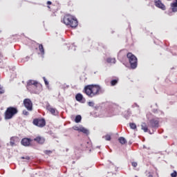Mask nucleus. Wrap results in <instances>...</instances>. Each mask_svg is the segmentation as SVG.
Instances as JSON below:
<instances>
[{
  "mask_svg": "<svg viewBox=\"0 0 177 177\" xmlns=\"http://www.w3.org/2000/svg\"><path fill=\"white\" fill-rule=\"evenodd\" d=\"M84 93L88 97H95L102 93L103 91L102 87L97 84H89L84 86Z\"/></svg>",
  "mask_w": 177,
  "mask_h": 177,
  "instance_id": "obj_1",
  "label": "nucleus"
},
{
  "mask_svg": "<svg viewBox=\"0 0 177 177\" xmlns=\"http://www.w3.org/2000/svg\"><path fill=\"white\" fill-rule=\"evenodd\" d=\"M26 88L30 93L38 94L42 91V84L36 80H28L27 82Z\"/></svg>",
  "mask_w": 177,
  "mask_h": 177,
  "instance_id": "obj_2",
  "label": "nucleus"
},
{
  "mask_svg": "<svg viewBox=\"0 0 177 177\" xmlns=\"http://www.w3.org/2000/svg\"><path fill=\"white\" fill-rule=\"evenodd\" d=\"M62 23L71 28H76L78 26V21L71 15H66L62 19Z\"/></svg>",
  "mask_w": 177,
  "mask_h": 177,
  "instance_id": "obj_3",
  "label": "nucleus"
},
{
  "mask_svg": "<svg viewBox=\"0 0 177 177\" xmlns=\"http://www.w3.org/2000/svg\"><path fill=\"white\" fill-rule=\"evenodd\" d=\"M17 113H19L17 108L10 106L7 108L4 113V118L5 120H12V118H13V117H15Z\"/></svg>",
  "mask_w": 177,
  "mask_h": 177,
  "instance_id": "obj_4",
  "label": "nucleus"
},
{
  "mask_svg": "<svg viewBox=\"0 0 177 177\" xmlns=\"http://www.w3.org/2000/svg\"><path fill=\"white\" fill-rule=\"evenodd\" d=\"M127 59H129V62L131 68L135 69L138 67V58L135 55L132 54V53H128L127 55Z\"/></svg>",
  "mask_w": 177,
  "mask_h": 177,
  "instance_id": "obj_5",
  "label": "nucleus"
},
{
  "mask_svg": "<svg viewBox=\"0 0 177 177\" xmlns=\"http://www.w3.org/2000/svg\"><path fill=\"white\" fill-rule=\"evenodd\" d=\"M33 124L36 125V127H39L40 128H42L46 125V122L45 121V119H34L33 120Z\"/></svg>",
  "mask_w": 177,
  "mask_h": 177,
  "instance_id": "obj_6",
  "label": "nucleus"
},
{
  "mask_svg": "<svg viewBox=\"0 0 177 177\" xmlns=\"http://www.w3.org/2000/svg\"><path fill=\"white\" fill-rule=\"evenodd\" d=\"M24 104L28 111H32V102H31V100L28 98L25 99L24 100Z\"/></svg>",
  "mask_w": 177,
  "mask_h": 177,
  "instance_id": "obj_7",
  "label": "nucleus"
},
{
  "mask_svg": "<svg viewBox=\"0 0 177 177\" xmlns=\"http://www.w3.org/2000/svg\"><path fill=\"white\" fill-rule=\"evenodd\" d=\"M149 127L151 128H158L160 127V120L158 118L151 119L149 121Z\"/></svg>",
  "mask_w": 177,
  "mask_h": 177,
  "instance_id": "obj_8",
  "label": "nucleus"
},
{
  "mask_svg": "<svg viewBox=\"0 0 177 177\" xmlns=\"http://www.w3.org/2000/svg\"><path fill=\"white\" fill-rule=\"evenodd\" d=\"M46 109L47 111H49V113L52 114V115H59V111L55 108H53L52 106L48 104L46 105Z\"/></svg>",
  "mask_w": 177,
  "mask_h": 177,
  "instance_id": "obj_9",
  "label": "nucleus"
},
{
  "mask_svg": "<svg viewBox=\"0 0 177 177\" xmlns=\"http://www.w3.org/2000/svg\"><path fill=\"white\" fill-rule=\"evenodd\" d=\"M155 6L156 8H158L159 9H161L162 10H165L167 8L165 7V5L161 2V0H154Z\"/></svg>",
  "mask_w": 177,
  "mask_h": 177,
  "instance_id": "obj_10",
  "label": "nucleus"
},
{
  "mask_svg": "<svg viewBox=\"0 0 177 177\" xmlns=\"http://www.w3.org/2000/svg\"><path fill=\"white\" fill-rule=\"evenodd\" d=\"M31 142H32V140L30 138H24L21 140V144L22 146L28 147L30 146Z\"/></svg>",
  "mask_w": 177,
  "mask_h": 177,
  "instance_id": "obj_11",
  "label": "nucleus"
},
{
  "mask_svg": "<svg viewBox=\"0 0 177 177\" xmlns=\"http://www.w3.org/2000/svg\"><path fill=\"white\" fill-rule=\"evenodd\" d=\"M19 142V137H11L10 139V146L13 147V146H16V143H18Z\"/></svg>",
  "mask_w": 177,
  "mask_h": 177,
  "instance_id": "obj_12",
  "label": "nucleus"
},
{
  "mask_svg": "<svg viewBox=\"0 0 177 177\" xmlns=\"http://www.w3.org/2000/svg\"><path fill=\"white\" fill-rule=\"evenodd\" d=\"M35 142H37L39 145H44L45 143V138L44 137L37 136L33 140Z\"/></svg>",
  "mask_w": 177,
  "mask_h": 177,
  "instance_id": "obj_13",
  "label": "nucleus"
},
{
  "mask_svg": "<svg viewBox=\"0 0 177 177\" xmlns=\"http://www.w3.org/2000/svg\"><path fill=\"white\" fill-rule=\"evenodd\" d=\"M171 8L172 12L174 13L177 12V0L175 2L171 3Z\"/></svg>",
  "mask_w": 177,
  "mask_h": 177,
  "instance_id": "obj_14",
  "label": "nucleus"
},
{
  "mask_svg": "<svg viewBox=\"0 0 177 177\" xmlns=\"http://www.w3.org/2000/svg\"><path fill=\"white\" fill-rule=\"evenodd\" d=\"M141 129L144 131V132H149V127H147V124H146V122L142 123Z\"/></svg>",
  "mask_w": 177,
  "mask_h": 177,
  "instance_id": "obj_15",
  "label": "nucleus"
},
{
  "mask_svg": "<svg viewBox=\"0 0 177 177\" xmlns=\"http://www.w3.org/2000/svg\"><path fill=\"white\" fill-rule=\"evenodd\" d=\"M83 99H84V95H82V94L81 93H77L75 95V100H77V102H82Z\"/></svg>",
  "mask_w": 177,
  "mask_h": 177,
  "instance_id": "obj_16",
  "label": "nucleus"
},
{
  "mask_svg": "<svg viewBox=\"0 0 177 177\" xmlns=\"http://www.w3.org/2000/svg\"><path fill=\"white\" fill-rule=\"evenodd\" d=\"M124 118H126V120H128V118H129V117H131V111L130 110H127L125 111L123 113Z\"/></svg>",
  "mask_w": 177,
  "mask_h": 177,
  "instance_id": "obj_17",
  "label": "nucleus"
},
{
  "mask_svg": "<svg viewBox=\"0 0 177 177\" xmlns=\"http://www.w3.org/2000/svg\"><path fill=\"white\" fill-rule=\"evenodd\" d=\"M39 45V50L41 53V55H45V50L44 49V46L42 44H38Z\"/></svg>",
  "mask_w": 177,
  "mask_h": 177,
  "instance_id": "obj_18",
  "label": "nucleus"
},
{
  "mask_svg": "<svg viewBox=\"0 0 177 177\" xmlns=\"http://www.w3.org/2000/svg\"><path fill=\"white\" fill-rule=\"evenodd\" d=\"M118 140L121 145H125L127 143V140L124 137H120Z\"/></svg>",
  "mask_w": 177,
  "mask_h": 177,
  "instance_id": "obj_19",
  "label": "nucleus"
},
{
  "mask_svg": "<svg viewBox=\"0 0 177 177\" xmlns=\"http://www.w3.org/2000/svg\"><path fill=\"white\" fill-rule=\"evenodd\" d=\"M80 132H82L83 133L88 135V133H89V130L86 129L85 127H80Z\"/></svg>",
  "mask_w": 177,
  "mask_h": 177,
  "instance_id": "obj_20",
  "label": "nucleus"
},
{
  "mask_svg": "<svg viewBox=\"0 0 177 177\" xmlns=\"http://www.w3.org/2000/svg\"><path fill=\"white\" fill-rule=\"evenodd\" d=\"M106 62L107 63H113V64H115V58H111V57H109L106 59Z\"/></svg>",
  "mask_w": 177,
  "mask_h": 177,
  "instance_id": "obj_21",
  "label": "nucleus"
},
{
  "mask_svg": "<svg viewBox=\"0 0 177 177\" xmlns=\"http://www.w3.org/2000/svg\"><path fill=\"white\" fill-rule=\"evenodd\" d=\"M81 120H82V117H81V115H76L75 118V122L78 124V122H81Z\"/></svg>",
  "mask_w": 177,
  "mask_h": 177,
  "instance_id": "obj_22",
  "label": "nucleus"
},
{
  "mask_svg": "<svg viewBox=\"0 0 177 177\" xmlns=\"http://www.w3.org/2000/svg\"><path fill=\"white\" fill-rule=\"evenodd\" d=\"M117 84H118V80H113L111 81V86H114L115 85H117Z\"/></svg>",
  "mask_w": 177,
  "mask_h": 177,
  "instance_id": "obj_23",
  "label": "nucleus"
},
{
  "mask_svg": "<svg viewBox=\"0 0 177 177\" xmlns=\"http://www.w3.org/2000/svg\"><path fill=\"white\" fill-rule=\"evenodd\" d=\"M129 127L131 129H136V124L135 123H129Z\"/></svg>",
  "mask_w": 177,
  "mask_h": 177,
  "instance_id": "obj_24",
  "label": "nucleus"
},
{
  "mask_svg": "<svg viewBox=\"0 0 177 177\" xmlns=\"http://www.w3.org/2000/svg\"><path fill=\"white\" fill-rule=\"evenodd\" d=\"M21 160H26V162L30 161L31 160V158L30 156H22L21 157Z\"/></svg>",
  "mask_w": 177,
  "mask_h": 177,
  "instance_id": "obj_25",
  "label": "nucleus"
},
{
  "mask_svg": "<svg viewBox=\"0 0 177 177\" xmlns=\"http://www.w3.org/2000/svg\"><path fill=\"white\" fill-rule=\"evenodd\" d=\"M73 129H74V131H78L80 132L81 127H78V126H74L72 127Z\"/></svg>",
  "mask_w": 177,
  "mask_h": 177,
  "instance_id": "obj_26",
  "label": "nucleus"
},
{
  "mask_svg": "<svg viewBox=\"0 0 177 177\" xmlns=\"http://www.w3.org/2000/svg\"><path fill=\"white\" fill-rule=\"evenodd\" d=\"M88 106H89L90 107H93L95 106V102H88Z\"/></svg>",
  "mask_w": 177,
  "mask_h": 177,
  "instance_id": "obj_27",
  "label": "nucleus"
},
{
  "mask_svg": "<svg viewBox=\"0 0 177 177\" xmlns=\"http://www.w3.org/2000/svg\"><path fill=\"white\" fill-rule=\"evenodd\" d=\"M105 140H111V136L110 135L105 136Z\"/></svg>",
  "mask_w": 177,
  "mask_h": 177,
  "instance_id": "obj_28",
  "label": "nucleus"
},
{
  "mask_svg": "<svg viewBox=\"0 0 177 177\" xmlns=\"http://www.w3.org/2000/svg\"><path fill=\"white\" fill-rule=\"evenodd\" d=\"M171 177H176L177 176V172L176 171H174L173 173L171 174Z\"/></svg>",
  "mask_w": 177,
  "mask_h": 177,
  "instance_id": "obj_29",
  "label": "nucleus"
},
{
  "mask_svg": "<svg viewBox=\"0 0 177 177\" xmlns=\"http://www.w3.org/2000/svg\"><path fill=\"white\" fill-rule=\"evenodd\" d=\"M131 165H132V167H133L134 168H136V167H138V162H133L131 163Z\"/></svg>",
  "mask_w": 177,
  "mask_h": 177,
  "instance_id": "obj_30",
  "label": "nucleus"
},
{
  "mask_svg": "<svg viewBox=\"0 0 177 177\" xmlns=\"http://www.w3.org/2000/svg\"><path fill=\"white\" fill-rule=\"evenodd\" d=\"M45 85H49V82H48V80H46V77H43Z\"/></svg>",
  "mask_w": 177,
  "mask_h": 177,
  "instance_id": "obj_31",
  "label": "nucleus"
},
{
  "mask_svg": "<svg viewBox=\"0 0 177 177\" xmlns=\"http://www.w3.org/2000/svg\"><path fill=\"white\" fill-rule=\"evenodd\" d=\"M2 93H5V90H3V88L0 87V95H2Z\"/></svg>",
  "mask_w": 177,
  "mask_h": 177,
  "instance_id": "obj_32",
  "label": "nucleus"
},
{
  "mask_svg": "<svg viewBox=\"0 0 177 177\" xmlns=\"http://www.w3.org/2000/svg\"><path fill=\"white\" fill-rule=\"evenodd\" d=\"M23 114H24V115H28V111H27L26 110H24Z\"/></svg>",
  "mask_w": 177,
  "mask_h": 177,
  "instance_id": "obj_33",
  "label": "nucleus"
},
{
  "mask_svg": "<svg viewBox=\"0 0 177 177\" xmlns=\"http://www.w3.org/2000/svg\"><path fill=\"white\" fill-rule=\"evenodd\" d=\"M44 153H45V154H51L52 151H50V150H46Z\"/></svg>",
  "mask_w": 177,
  "mask_h": 177,
  "instance_id": "obj_34",
  "label": "nucleus"
},
{
  "mask_svg": "<svg viewBox=\"0 0 177 177\" xmlns=\"http://www.w3.org/2000/svg\"><path fill=\"white\" fill-rule=\"evenodd\" d=\"M148 174V177H153V174H151V173L149 172Z\"/></svg>",
  "mask_w": 177,
  "mask_h": 177,
  "instance_id": "obj_35",
  "label": "nucleus"
},
{
  "mask_svg": "<svg viewBox=\"0 0 177 177\" xmlns=\"http://www.w3.org/2000/svg\"><path fill=\"white\" fill-rule=\"evenodd\" d=\"M47 5H52V1H47Z\"/></svg>",
  "mask_w": 177,
  "mask_h": 177,
  "instance_id": "obj_36",
  "label": "nucleus"
},
{
  "mask_svg": "<svg viewBox=\"0 0 177 177\" xmlns=\"http://www.w3.org/2000/svg\"><path fill=\"white\" fill-rule=\"evenodd\" d=\"M135 177H138V176H136Z\"/></svg>",
  "mask_w": 177,
  "mask_h": 177,
  "instance_id": "obj_37",
  "label": "nucleus"
}]
</instances>
